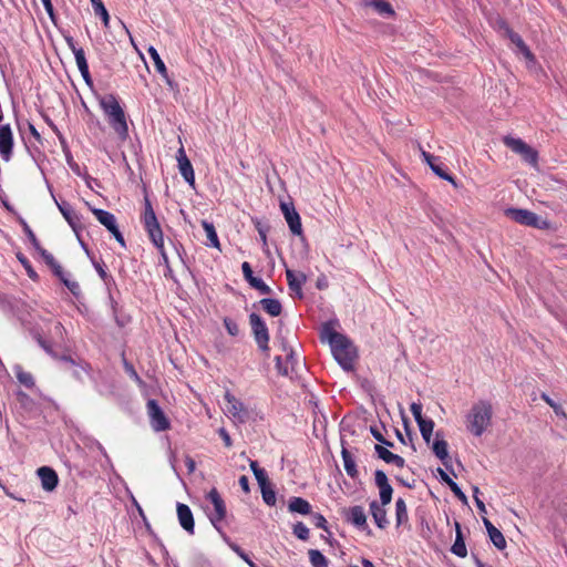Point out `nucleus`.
Returning <instances> with one entry per match:
<instances>
[{"instance_id":"f257e3e1","label":"nucleus","mask_w":567,"mask_h":567,"mask_svg":"<svg viewBox=\"0 0 567 567\" xmlns=\"http://www.w3.org/2000/svg\"><path fill=\"white\" fill-rule=\"evenodd\" d=\"M99 104L107 117L110 126L121 141L128 138L126 114L114 94L99 96Z\"/></svg>"},{"instance_id":"f03ea898","label":"nucleus","mask_w":567,"mask_h":567,"mask_svg":"<svg viewBox=\"0 0 567 567\" xmlns=\"http://www.w3.org/2000/svg\"><path fill=\"white\" fill-rule=\"evenodd\" d=\"M493 406L486 400L474 403L466 414V429L475 436H482L492 423Z\"/></svg>"},{"instance_id":"7ed1b4c3","label":"nucleus","mask_w":567,"mask_h":567,"mask_svg":"<svg viewBox=\"0 0 567 567\" xmlns=\"http://www.w3.org/2000/svg\"><path fill=\"white\" fill-rule=\"evenodd\" d=\"M336 338L334 343L330 346L332 354L344 371H352L358 358L357 348L346 334Z\"/></svg>"},{"instance_id":"20e7f679","label":"nucleus","mask_w":567,"mask_h":567,"mask_svg":"<svg viewBox=\"0 0 567 567\" xmlns=\"http://www.w3.org/2000/svg\"><path fill=\"white\" fill-rule=\"evenodd\" d=\"M144 228L155 247L162 246V228L147 196L144 197V214L142 217Z\"/></svg>"},{"instance_id":"39448f33","label":"nucleus","mask_w":567,"mask_h":567,"mask_svg":"<svg viewBox=\"0 0 567 567\" xmlns=\"http://www.w3.org/2000/svg\"><path fill=\"white\" fill-rule=\"evenodd\" d=\"M249 324L251 328V333L255 339V342L258 347V349L265 353L266 355L269 354V330L265 322V320L261 318L260 315L257 312H251L249 315Z\"/></svg>"},{"instance_id":"423d86ee","label":"nucleus","mask_w":567,"mask_h":567,"mask_svg":"<svg viewBox=\"0 0 567 567\" xmlns=\"http://www.w3.org/2000/svg\"><path fill=\"white\" fill-rule=\"evenodd\" d=\"M206 499H208L214 507V511L208 512L207 516H208L212 525L223 537V534H226L220 526L221 522L225 519L226 514H227L225 501L223 499L219 492L215 487H213L207 493Z\"/></svg>"},{"instance_id":"0eeeda50","label":"nucleus","mask_w":567,"mask_h":567,"mask_svg":"<svg viewBox=\"0 0 567 567\" xmlns=\"http://www.w3.org/2000/svg\"><path fill=\"white\" fill-rule=\"evenodd\" d=\"M504 144L511 148L514 153L520 155L522 159L530 166H537L538 164V152L525 143L522 138L505 136L503 138Z\"/></svg>"},{"instance_id":"6e6552de","label":"nucleus","mask_w":567,"mask_h":567,"mask_svg":"<svg viewBox=\"0 0 567 567\" xmlns=\"http://www.w3.org/2000/svg\"><path fill=\"white\" fill-rule=\"evenodd\" d=\"M147 413L151 420L152 429L156 432H163L171 427V423L156 400L150 399L146 403Z\"/></svg>"},{"instance_id":"1a4fd4ad","label":"nucleus","mask_w":567,"mask_h":567,"mask_svg":"<svg viewBox=\"0 0 567 567\" xmlns=\"http://www.w3.org/2000/svg\"><path fill=\"white\" fill-rule=\"evenodd\" d=\"M281 212L285 216V219L288 224L290 231L296 236L302 235V225L301 218L296 210L295 206L290 203H281L280 204Z\"/></svg>"},{"instance_id":"9d476101","label":"nucleus","mask_w":567,"mask_h":567,"mask_svg":"<svg viewBox=\"0 0 567 567\" xmlns=\"http://www.w3.org/2000/svg\"><path fill=\"white\" fill-rule=\"evenodd\" d=\"M374 483L379 488L380 503L382 505H389L392 501L393 488L389 483L388 476L382 470L374 472Z\"/></svg>"},{"instance_id":"9b49d317","label":"nucleus","mask_w":567,"mask_h":567,"mask_svg":"<svg viewBox=\"0 0 567 567\" xmlns=\"http://www.w3.org/2000/svg\"><path fill=\"white\" fill-rule=\"evenodd\" d=\"M422 157L435 175H437L440 178L444 181L452 183L453 185H456L454 177L450 173H447L445 165L442 162H440L439 157L425 151H422Z\"/></svg>"},{"instance_id":"f8f14e48","label":"nucleus","mask_w":567,"mask_h":567,"mask_svg":"<svg viewBox=\"0 0 567 567\" xmlns=\"http://www.w3.org/2000/svg\"><path fill=\"white\" fill-rule=\"evenodd\" d=\"M13 134L9 124L0 125V156L9 161L12 155Z\"/></svg>"},{"instance_id":"ddd939ff","label":"nucleus","mask_w":567,"mask_h":567,"mask_svg":"<svg viewBox=\"0 0 567 567\" xmlns=\"http://www.w3.org/2000/svg\"><path fill=\"white\" fill-rule=\"evenodd\" d=\"M241 270L244 274V278L248 281V284L256 290H258L261 295H271V288L264 282L261 278L255 277L251 266L248 261H244L241 264Z\"/></svg>"},{"instance_id":"4468645a","label":"nucleus","mask_w":567,"mask_h":567,"mask_svg":"<svg viewBox=\"0 0 567 567\" xmlns=\"http://www.w3.org/2000/svg\"><path fill=\"white\" fill-rule=\"evenodd\" d=\"M178 523L189 535L195 533V520L190 507L183 503L176 505Z\"/></svg>"},{"instance_id":"2eb2a0df","label":"nucleus","mask_w":567,"mask_h":567,"mask_svg":"<svg viewBox=\"0 0 567 567\" xmlns=\"http://www.w3.org/2000/svg\"><path fill=\"white\" fill-rule=\"evenodd\" d=\"M432 451L434 455L442 462V464L450 470V455H449V444L443 439V433L441 431H437L435 433V440L432 444Z\"/></svg>"},{"instance_id":"dca6fc26","label":"nucleus","mask_w":567,"mask_h":567,"mask_svg":"<svg viewBox=\"0 0 567 567\" xmlns=\"http://www.w3.org/2000/svg\"><path fill=\"white\" fill-rule=\"evenodd\" d=\"M177 162H178V169L183 178L186 183H188L190 186L195 185V173L193 165L188 157L186 156L185 150L181 147L177 152Z\"/></svg>"},{"instance_id":"f3484780","label":"nucleus","mask_w":567,"mask_h":567,"mask_svg":"<svg viewBox=\"0 0 567 567\" xmlns=\"http://www.w3.org/2000/svg\"><path fill=\"white\" fill-rule=\"evenodd\" d=\"M49 189H50V193H51L60 213L62 214L64 219L68 221V224L71 226V228L75 233H78V228L80 227V216L74 212V209L68 202H64V200L59 202L54 197L52 189L51 188H49Z\"/></svg>"},{"instance_id":"a211bd4d","label":"nucleus","mask_w":567,"mask_h":567,"mask_svg":"<svg viewBox=\"0 0 567 567\" xmlns=\"http://www.w3.org/2000/svg\"><path fill=\"white\" fill-rule=\"evenodd\" d=\"M37 473L41 481V486L44 491L52 492L56 488L59 484V476L53 468L49 466H42L38 468Z\"/></svg>"},{"instance_id":"6ab92c4d","label":"nucleus","mask_w":567,"mask_h":567,"mask_svg":"<svg viewBox=\"0 0 567 567\" xmlns=\"http://www.w3.org/2000/svg\"><path fill=\"white\" fill-rule=\"evenodd\" d=\"M347 520L358 529L365 530L368 534H371L367 523V515L362 506L355 505L350 507Z\"/></svg>"},{"instance_id":"aec40b11","label":"nucleus","mask_w":567,"mask_h":567,"mask_svg":"<svg viewBox=\"0 0 567 567\" xmlns=\"http://www.w3.org/2000/svg\"><path fill=\"white\" fill-rule=\"evenodd\" d=\"M286 278L291 292H293L297 298L301 299L303 297L302 285L307 281V276L303 272L296 275L293 270L286 269Z\"/></svg>"},{"instance_id":"412c9836","label":"nucleus","mask_w":567,"mask_h":567,"mask_svg":"<svg viewBox=\"0 0 567 567\" xmlns=\"http://www.w3.org/2000/svg\"><path fill=\"white\" fill-rule=\"evenodd\" d=\"M147 53L150 54V58L152 59V61H153V63L155 65L156 71L161 74V76L164 79L166 84L169 85L171 87H173L175 83L169 78L167 68H166L164 61L162 60L159 53L157 52V50L154 47L151 45L147 49Z\"/></svg>"},{"instance_id":"4be33fe9","label":"nucleus","mask_w":567,"mask_h":567,"mask_svg":"<svg viewBox=\"0 0 567 567\" xmlns=\"http://www.w3.org/2000/svg\"><path fill=\"white\" fill-rule=\"evenodd\" d=\"M385 506L386 505L379 504L378 501H372L369 504L370 513L373 517V520L380 529H385L389 526L386 509L384 508Z\"/></svg>"},{"instance_id":"5701e85b","label":"nucleus","mask_w":567,"mask_h":567,"mask_svg":"<svg viewBox=\"0 0 567 567\" xmlns=\"http://www.w3.org/2000/svg\"><path fill=\"white\" fill-rule=\"evenodd\" d=\"M60 361L71 364L74 368L72 372L73 377L81 382L83 381V374H90L91 365L83 360L78 362L71 355L64 354L61 355Z\"/></svg>"},{"instance_id":"b1692460","label":"nucleus","mask_w":567,"mask_h":567,"mask_svg":"<svg viewBox=\"0 0 567 567\" xmlns=\"http://www.w3.org/2000/svg\"><path fill=\"white\" fill-rule=\"evenodd\" d=\"M374 451H375L378 457L381 458L382 461H384L385 463L394 464L395 466H398L400 468L404 467L405 460L402 456L390 452L386 447H384L380 444H375Z\"/></svg>"},{"instance_id":"393cba45","label":"nucleus","mask_w":567,"mask_h":567,"mask_svg":"<svg viewBox=\"0 0 567 567\" xmlns=\"http://www.w3.org/2000/svg\"><path fill=\"white\" fill-rule=\"evenodd\" d=\"M90 209L95 216V218L99 220V223L102 224L109 231L117 227L116 218L112 213L104 210L102 208H95L91 206Z\"/></svg>"},{"instance_id":"a878e982","label":"nucleus","mask_w":567,"mask_h":567,"mask_svg":"<svg viewBox=\"0 0 567 567\" xmlns=\"http://www.w3.org/2000/svg\"><path fill=\"white\" fill-rule=\"evenodd\" d=\"M505 216L516 221L517 224L529 226L533 212L528 209L511 207L505 210Z\"/></svg>"},{"instance_id":"bb28decb","label":"nucleus","mask_w":567,"mask_h":567,"mask_svg":"<svg viewBox=\"0 0 567 567\" xmlns=\"http://www.w3.org/2000/svg\"><path fill=\"white\" fill-rule=\"evenodd\" d=\"M507 39H509V41L516 47L517 52L520 53L527 61L535 62V55L517 32H509V37Z\"/></svg>"},{"instance_id":"cd10ccee","label":"nucleus","mask_w":567,"mask_h":567,"mask_svg":"<svg viewBox=\"0 0 567 567\" xmlns=\"http://www.w3.org/2000/svg\"><path fill=\"white\" fill-rule=\"evenodd\" d=\"M455 540L451 547V551L455 556L464 558L467 555V549L465 545L464 535L462 533L461 524L458 522H455Z\"/></svg>"},{"instance_id":"c85d7f7f","label":"nucleus","mask_w":567,"mask_h":567,"mask_svg":"<svg viewBox=\"0 0 567 567\" xmlns=\"http://www.w3.org/2000/svg\"><path fill=\"white\" fill-rule=\"evenodd\" d=\"M225 399L228 402V412L233 414L234 417L244 421L248 414L247 410L244 408V404L229 392L225 394Z\"/></svg>"},{"instance_id":"c756f323","label":"nucleus","mask_w":567,"mask_h":567,"mask_svg":"<svg viewBox=\"0 0 567 567\" xmlns=\"http://www.w3.org/2000/svg\"><path fill=\"white\" fill-rule=\"evenodd\" d=\"M288 509L291 513H298L300 515H310L312 512V506L307 499L299 496H293L289 499Z\"/></svg>"},{"instance_id":"7c9ffc66","label":"nucleus","mask_w":567,"mask_h":567,"mask_svg":"<svg viewBox=\"0 0 567 567\" xmlns=\"http://www.w3.org/2000/svg\"><path fill=\"white\" fill-rule=\"evenodd\" d=\"M341 456L343 460V466H344L347 474L353 480L357 478L359 475V471L357 468L354 457L350 453V451H348V449L344 446L343 443H342Z\"/></svg>"},{"instance_id":"2f4dec72","label":"nucleus","mask_w":567,"mask_h":567,"mask_svg":"<svg viewBox=\"0 0 567 567\" xmlns=\"http://www.w3.org/2000/svg\"><path fill=\"white\" fill-rule=\"evenodd\" d=\"M364 6L373 8L380 16L384 18H390L394 14L392 6L385 0L365 1Z\"/></svg>"},{"instance_id":"473e14b6","label":"nucleus","mask_w":567,"mask_h":567,"mask_svg":"<svg viewBox=\"0 0 567 567\" xmlns=\"http://www.w3.org/2000/svg\"><path fill=\"white\" fill-rule=\"evenodd\" d=\"M259 305L271 317H278L282 312V305L278 299L264 298L259 301Z\"/></svg>"},{"instance_id":"72a5a7b5","label":"nucleus","mask_w":567,"mask_h":567,"mask_svg":"<svg viewBox=\"0 0 567 567\" xmlns=\"http://www.w3.org/2000/svg\"><path fill=\"white\" fill-rule=\"evenodd\" d=\"M202 226H203V228L206 233L207 239H208V243L206 245L217 248V249H220V243H219L218 235L216 233L214 224L209 223L207 220H202Z\"/></svg>"},{"instance_id":"f704fd0d","label":"nucleus","mask_w":567,"mask_h":567,"mask_svg":"<svg viewBox=\"0 0 567 567\" xmlns=\"http://www.w3.org/2000/svg\"><path fill=\"white\" fill-rule=\"evenodd\" d=\"M223 539L230 547V549L236 553L249 567H258L248 556L246 551L241 549L236 543L231 542L227 534H223Z\"/></svg>"},{"instance_id":"c9c22d12","label":"nucleus","mask_w":567,"mask_h":567,"mask_svg":"<svg viewBox=\"0 0 567 567\" xmlns=\"http://www.w3.org/2000/svg\"><path fill=\"white\" fill-rule=\"evenodd\" d=\"M395 519L396 526L405 524L409 519L406 504L403 498H398L395 502Z\"/></svg>"},{"instance_id":"e433bc0d","label":"nucleus","mask_w":567,"mask_h":567,"mask_svg":"<svg viewBox=\"0 0 567 567\" xmlns=\"http://www.w3.org/2000/svg\"><path fill=\"white\" fill-rule=\"evenodd\" d=\"M16 377L18 381L28 389H32L34 386V379L31 373L25 372L21 365H16L13 368Z\"/></svg>"},{"instance_id":"4c0bfd02","label":"nucleus","mask_w":567,"mask_h":567,"mask_svg":"<svg viewBox=\"0 0 567 567\" xmlns=\"http://www.w3.org/2000/svg\"><path fill=\"white\" fill-rule=\"evenodd\" d=\"M259 488L261 492L262 501L268 506H275L276 502H277V497H276V491L274 489L271 482H268L265 485L259 486Z\"/></svg>"},{"instance_id":"58836bf2","label":"nucleus","mask_w":567,"mask_h":567,"mask_svg":"<svg viewBox=\"0 0 567 567\" xmlns=\"http://www.w3.org/2000/svg\"><path fill=\"white\" fill-rule=\"evenodd\" d=\"M421 435L426 444L431 442L434 429V421L431 419H423L417 422Z\"/></svg>"},{"instance_id":"ea45409f","label":"nucleus","mask_w":567,"mask_h":567,"mask_svg":"<svg viewBox=\"0 0 567 567\" xmlns=\"http://www.w3.org/2000/svg\"><path fill=\"white\" fill-rule=\"evenodd\" d=\"M91 3L93 6L94 13L102 19L104 27L109 28L110 14L102 0H91Z\"/></svg>"},{"instance_id":"a19ab883","label":"nucleus","mask_w":567,"mask_h":567,"mask_svg":"<svg viewBox=\"0 0 567 567\" xmlns=\"http://www.w3.org/2000/svg\"><path fill=\"white\" fill-rule=\"evenodd\" d=\"M308 555L313 567H328V559L320 550L309 549Z\"/></svg>"},{"instance_id":"79ce46f5","label":"nucleus","mask_w":567,"mask_h":567,"mask_svg":"<svg viewBox=\"0 0 567 567\" xmlns=\"http://www.w3.org/2000/svg\"><path fill=\"white\" fill-rule=\"evenodd\" d=\"M488 537L497 549L503 550L506 547L505 537L499 529L495 528L494 530H492L488 534Z\"/></svg>"},{"instance_id":"37998d69","label":"nucleus","mask_w":567,"mask_h":567,"mask_svg":"<svg viewBox=\"0 0 567 567\" xmlns=\"http://www.w3.org/2000/svg\"><path fill=\"white\" fill-rule=\"evenodd\" d=\"M20 224H21V226L23 228V231H24L25 236L28 237V239L30 240L31 245L33 246V248L34 249H40V246H41L40 241L38 240L35 234L30 228L28 223L23 218H20Z\"/></svg>"},{"instance_id":"c03bdc74","label":"nucleus","mask_w":567,"mask_h":567,"mask_svg":"<svg viewBox=\"0 0 567 567\" xmlns=\"http://www.w3.org/2000/svg\"><path fill=\"white\" fill-rule=\"evenodd\" d=\"M542 400H544L555 412V414L559 417L566 419V413L563 406L556 403L548 394L542 393Z\"/></svg>"},{"instance_id":"a18cd8bd","label":"nucleus","mask_w":567,"mask_h":567,"mask_svg":"<svg viewBox=\"0 0 567 567\" xmlns=\"http://www.w3.org/2000/svg\"><path fill=\"white\" fill-rule=\"evenodd\" d=\"M321 333H322V338L328 339V341H329V344H330V346H331V344H333V343H334V340L337 339V338H334V336H336V337H337V336H343L342 333L337 332V331L334 330V328L332 327V323H331V322H326V323L323 324V327H322V332H321Z\"/></svg>"},{"instance_id":"49530a36","label":"nucleus","mask_w":567,"mask_h":567,"mask_svg":"<svg viewBox=\"0 0 567 567\" xmlns=\"http://www.w3.org/2000/svg\"><path fill=\"white\" fill-rule=\"evenodd\" d=\"M311 523L317 527V528H320V529H323L324 532H327L329 534V536H331V533L328 528V522L327 519L324 518V516L320 513H312L311 512Z\"/></svg>"},{"instance_id":"de8ad7c7","label":"nucleus","mask_w":567,"mask_h":567,"mask_svg":"<svg viewBox=\"0 0 567 567\" xmlns=\"http://www.w3.org/2000/svg\"><path fill=\"white\" fill-rule=\"evenodd\" d=\"M17 258L21 262V265L24 267L29 278L32 279V280H37L38 279V274L33 269V267L31 266V262L29 261V259L23 254H21V252L17 254Z\"/></svg>"},{"instance_id":"09e8293b","label":"nucleus","mask_w":567,"mask_h":567,"mask_svg":"<svg viewBox=\"0 0 567 567\" xmlns=\"http://www.w3.org/2000/svg\"><path fill=\"white\" fill-rule=\"evenodd\" d=\"M123 365L125 372L130 375L131 379H133L137 383L138 386L145 385L144 381L141 379L132 363L123 359Z\"/></svg>"},{"instance_id":"8fccbe9b","label":"nucleus","mask_w":567,"mask_h":567,"mask_svg":"<svg viewBox=\"0 0 567 567\" xmlns=\"http://www.w3.org/2000/svg\"><path fill=\"white\" fill-rule=\"evenodd\" d=\"M63 285L70 290V292L75 297L80 298L82 295L80 284L75 280L69 279L66 276L61 279Z\"/></svg>"},{"instance_id":"3c124183","label":"nucleus","mask_w":567,"mask_h":567,"mask_svg":"<svg viewBox=\"0 0 567 567\" xmlns=\"http://www.w3.org/2000/svg\"><path fill=\"white\" fill-rule=\"evenodd\" d=\"M292 532L293 535L301 540L309 538V528L302 522L296 523L292 527Z\"/></svg>"},{"instance_id":"603ef678","label":"nucleus","mask_w":567,"mask_h":567,"mask_svg":"<svg viewBox=\"0 0 567 567\" xmlns=\"http://www.w3.org/2000/svg\"><path fill=\"white\" fill-rule=\"evenodd\" d=\"M74 58L80 73H86V71L89 70V64L85 58L84 50L80 49L75 51Z\"/></svg>"},{"instance_id":"864d4df0","label":"nucleus","mask_w":567,"mask_h":567,"mask_svg":"<svg viewBox=\"0 0 567 567\" xmlns=\"http://www.w3.org/2000/svg\"><path fill=\"white\" fill-rule=\"evenodd\" d=\"M530 223H529V227H533V228H536V229H542V230H545V229H548L550 224L548 220L546 219H543L540 216H538L537 214L533 213V216L530 218Z\"/></svg>"},{"instance_id":"5fc2aeb1","label":"nucleus","mask_w":567,"mask_h":567,"mask_svg":"<svg viewBox=\"0 0 567 567\" xmlns=\"http://www.w3.org/2000/svg\"><path fill=\"white\" fill-rule=\"evenodd\" d=\"M223 323H224L225 329L231 337H237L239 334V331H240L239 326L237 324V322L234 319H231L229 317H225L223 320Z\"/></svg>"},{"instance_id":"6e6d98bb","label":"nucleus","mask_w":567,"mask_h":567,"mask_svg":"<svg viewBox=\"0 0 567 567\" xmlns=\"http://www.w3.org/2000/svg\"><path fill=\"white\" fill-rule=\"evenodd\" d=\"M286 364L289 367L290 375L297 372L298 358L293 351V349H289V352L286 355Z\"/></svg>"},{"instance_id":"4d7b16f0","label":"nucleus","mask_w":567,"mask_h":567,"mask_svg":"<svg viewBox=\"0 0 567 567\" xmlns=\"http://www.w3.org/2000/svg\"><path fill=\"white\" fill-rule=\"evenodd\" d=\"M370 432H371L372 436H373L378 442H380L381 444H383V445H385V446H388V447H393V446H394L393 442L388 441V440L383 436V434H382V433H381V432H380L375 426H371V427H370Z\"/></svg>"},{"instance_id":"13d9d810","label":"nucleus","mask_w":567,"mask_h":567,"mask_svg":"<svg viewBox=\"0 0 567 567\" xmlns=\"http://www.w3.org/2000/svg\"><path fill=\"white\" fill-rule=\"evenodd\" d=\"M276 369L280 375L291 377L289 372V367L284 364L282 358L280 355L275 357Z\"/></svg>"},{"instance_id":"bf43d9fd","label":"nucleus","mask_w":567,"mask_h":567,"mask_svg":"<svg viewBox=\"0 0 567 567\" xmlns=\"http://www.w3.org/2000/svg\"><path fill=\"white\" fill-rule=\"evenodd\" d=\"M92 264H93L97 275L100 276V278L102 280H107L110 282L111 281V275L107 274L106 270L104 269L103 262H100V261H96V260L92 259Z\"/></svg>"},{"instance_id":"052dcab7","label":"nucleus","mask_w":567,"mask_h":567,"mask_svg":"<svg viewBox=\"0 0 567 567\" xmlns=\"http://www.w3.org/2000/svg\"><path fill=\"white\" fill-rule=\"evenodd\" d=\"M449 487L451 488V491L453 492V494L463 503H467V497L466 495L464 494V492L461 489V487L457 485V483H455L454 481H452L451 483H449Z\"/></svg>"},{"instance_id":"680f3d73","label":"nucleus","mask_w":567,"mask_h":567,"mask_svg":"<svg viewBox=\"0 0 567 567\" xmlns=\"http://www.w3.org/2000/svg\"><path fill=\"white\" fill-rule=\"evenodd\" d=\"M50 357H52L55 360H60L61 355H58V353L53 350L52 344L47 341L45 339L40 342L39 344Z\"/></svg>"},{"instance_id":"e2e57ef3","label":"nucleus","mask_w":567,"mask_h":567,"mask_svg":"<svg viewBox=\"0 0 567 567\" xmlns=\"http://www.w3.org/2000/svg\"><path fill=\"white\" fill-rule=\"evenodd\" d=\"M411 413L413 414L414 416V420L415 422L417 423L419 421L423 420L424 417L422 416V405L420 403H415L413 402L411 404Z\"/></svg>"},{"instance_id":"0e129e2a","label":"nucleus","mask_w":567,"mask_h":567,"mask_svg":"<svg viewBox=\"0 0 567 567\" xmlns=\"http://www.w3.org/2000/svg\"><path fill=\"white\" fill-rule=\"evenodd\" d=\"M254 476H255V478H256V481H257L259 486L265 485L266 483L270 482L269 477H268V474H267V472L264 468L257 471L254 474Z\"/></svg>"},{"instance_id":"69168bd1","label":"nucleus","mask_w":567,"mask_h":567,"mask_svg":"<svg viewBox=\"0 0 567 567\" xmlns=\"http://www.w3.org/2000/svg\"><path fill=\"white\" fill-rule=\"evenodd\" d=\"M497 30L499 32H503V35L508 38L509 37V32H514V30L508 25V23L501 19L497 21Z\"/></svg>"},{"instance_id":"338daca9","label":"nucleus","mask_w":567,"mask_h":567,"mask_svg":"<svg viewBox=\"0 0 567 567\" xmlns=\"http://www.w3.org/2000/svg\"><path fill=\"white\" fill-rule=\"evenodd\" d=\"M49 267L52 269L53 274L61 280L63 279V277H65V272L64 270L62 269L61 265L56 261V260H53V264H50Z\"/></svg>"},{"instance_id":"774afa93","label":"nucleus","mask_w":567,"mask_h":567,"mask_svg":"<svg viewBox=\"0 0 567 567\" xmlns=\"http://www.w3.org/2000/svg\"><path fill=\"white\" fill-rule=\"evenodd\" d=\"M49 267L52 269L53 274L61 280L63 279V277H65V272L64 270L62 269L61 265L56 261V260H53V264H50Z\"/></svg>"}]
</instances>
